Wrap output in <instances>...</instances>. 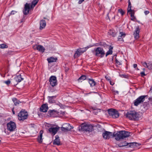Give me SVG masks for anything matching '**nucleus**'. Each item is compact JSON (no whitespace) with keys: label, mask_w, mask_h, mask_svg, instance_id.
<instances>
[{"label":"nucleus","mask_w":152,"mask_h":152,"mask_svg":"<svg viewBox=\"0 0 152 152\" xmlns=\"http://www.w3.org/2000/svg\"><path fill=\"white\" fill-rule=\"evenodd\" d=\"M117 140H119L121 139H124L129 136V133L125 131H121L118 132L113 135Z\"/></svg>","instance_id":"1"},{"label":"nucleus","mask_w":152,"mask_h":152,"mask_svg":"<svg viewBox=\"0 0 152 152\" xmlns=\"http://www.w3.org/2000/svg\"><path fill=\"white\" fill-rule=\"evenodd\" d=\"M125 115L129 120L133 121L138 120L139 114L135 111H129L127 112Z\"/></svg>","instance_id":"2"},{"label":"nucleus","mask_w":152,"mask_h":152,"mask_svg":"<svg viewBox=\"0 0 152 152\" xmlns=\"http://www.w3.org/2000/svg\"><path fill=\"white\" fill-rule=\"evenodd\" d=\"M79 130L86 132H91L94 130L93 126L91 125H88L85 123L81 124L79 127Z\"/></svg>","instance_id":"3"},{"label":"nucleus","mask_w":152,"mask_h":152,"mask_svg":"<svg viewBox=\"0 0 152 152\" xmlns=\"http://www.w3.org/2000/svg\"><path fill=\"white\" fill-rule=\"evenodd\" d=\"M93 54L96 57L102 58L105 55V51L101 47H98L95 48L92 51Z\"/></svg>","instance_id":"4"},{"label":"nucleus","mask_w":152,"mask_h":152,"mask_svg":"<svg viewBox=\"0 0 152 152\" xmlns=\"http://www.w3.org/2000/svg\"><path fill=\"white\" fill-rule=\"evenodd\" d=\"M37 4V2L32 1L30 6V4L26 3L25 5L24 9L23 10V13L24 15H27L29 13V10L33 9Z\"/></svg>","instance_id":"5"},{"label":"nucleus","mask_w":152,"mask_h":152,"mask_svg":"<svg viewBox=\"0 0 152 152\" xmlns=\"http://www.w3.org/2000/svg\"><path fill=\"white\" fill-rule=\"evenodd\" d=\"M18 118L20 121H24L27 119L28 114L25 110L22 109L18 114Z\"/></svg>","instance_id":"6"},{"label":"nucleus","mask_w":152,"mask_h":152,"mask_svg":"<svg viewBox=\"0 0 152 152\" xmlns=\"http://www.w3.org/2000/svg\"><path fill=\"white\" fill-rule=\"evenodd\" d=\"M107 111L109 115L113 118H117L119 115L118 112L115 109L111 108L109 109Z\"/></svg>","instance_id":"7"},{"label":"nucleus","mask_w":152,"mask_h":152,"mask_svg":"<svg viewBox=\"0 0 152 152\" xmlns=\"http://www.w3.org/2000/svg\"><path fill=\"white\" fill-rule=\"evenodd\" d=\"M7 129L11 132L15 130L16 126L15 123L12 121H10L7 124Z\"/></svg>","instance_id":"8"},{"label":"nucleus","mask_w":152,"mask_h":152,"mask_svg":"<svg viewBox=\"0 0 152 152\" xmlns=\"http://www.w3.org/2000/svg\"><path fill=\"white\" fill-rule=\"evenodd\" d=\"M146 96H141L138 97L134 101V104L135 106H137L143 102L145 100Z\"/></svg>","instance_id":"9"},{"label":"nucleus","mask_w":152,"mask_h":152,"mask_svg":"<svg viewBox=\"0 0 152 152\" xmlns=\"http://www.w3.org/2000/svg\"><path fill=\"white\" fill-rule=\"evenodd\" d=\"M49 82L52 87H54L56 86L57 84L56 77L54 76H51L49 78Z\"/></svg>","instance_id":"10"},{"label":"nucleus","mask_w":152,"mask_h":152,"mask_svg":"<svg viewBox=\"0 0 152 152\" xmlns=\"http://www.w3.org/2000/svg\"><path fill=\"white\" fill-rule=\"evenodd\" d=\"M87 49L86 48L77 49L74 55V57L75 58L78 57L82 53L85 52Z\"/></svg>","instance_id":"11"},{"label":"nucleus","mask_w":152,"mask_h":152,"mask_svg":"<svg viewBox=\"0 0 152 152\" xmlns=\"http://www.w3.org/2000/svg\"><path fill=\"white\" fill-rule=\"evenodd\" d=\"M60 127L58 126H56L55 127L51 126L48 129V131L50 133H51L54 135L59 130Z\"/></svg>","instance_id":"12"},{"label":"nucleus","mask_w":152,"mask_h":152,"mask_svg":"<svg viewBox=\"0 0 152 152\" xmlns=\"http://www.w3.org/2000/svg\"><path fill=\"white\" fill-rule=\"evenodd\" d=\"M114 133L113 134L112 132L105 131L102 134L103 138L105 139H109L111 137H114L113 136Z\"/></svg>","instance_id":"13"},{"label":"nucleus","mask_w":152,"mask_h":152,"mask_svg":"<svg viewBox=\"0 0 152 152\" xmlns=\"http://www.w3.org/2000/svg\"><path fill=\"white\" fill-rule=\"evenodd\" d=\"M140 32V29L139 26H137L134 33V38L135 39H138L139 37V33Z\"/></svg>","instance_id":"14"},{"label":"nucleus","mask_w":152,"mask_h":152,"mask_svg":"<svg viewBox=\"0 0 152 152\" xmlns=\"http://www.w3.org/2000/svg\"><path fill=\"white\" fill-rule=\"evenodd\" d=\"M48 109V105L46 104H42L40 108V111L43 112H46Z\"/></svg>","instance_id":"15"},{"label":"nucleus","mask_w":152,"mask_h":152,"mask_svg":"<svg viewBox=\"0 0 152 152\" xmlns=\"http://www.w3.org/2000/svg\"><path fill=\"white\" fill-rule=\"evenodd\" d=\"M57 96H48V102L50 103H56V101L55 99L56 97Z\"/></svg>","instance_id":"16"},{"label":"nucleus","mask_w":152,"mask_h":152,"mask_svg":"<svg viewBox=\"0 0 152 152\" xmlns=\"http://www.w3.org/2000/svg\"><path fill=\"white\" fill-rule=\"evenodd\" d=\"M14 80L18 83L20 82L22 80H23L24 79L20 75L18 74L16 75L14 77Z\"/></svg>","instance_id":"17"},{"label":"nucleus","mask_w":152,"mask_h":152,"mask_svg":"<svg viewBox=\"0 0 152 152\" xmlns=\"http://www.w3.org/2000/svg\"><path fill=\"white\" fill-rule=\"evenodd\" d=\"M40 27L39 29L42 30L45 28L46 26V22L44 20H41L39 22Z\"/></svg>","instance_id":"18"},{"label":"nucleus","mask_w":152,"mask_h":152,"mask_svg":"<svg viewBox=\"0 0 152 152\" xmlns=\"http://www.w3.org/2000/svg\"><path fill=\"white\" fill-rule=\"evenodd\" d=\"M43 133V130H41L39 132V135L38 136L37 138L38 142L40 143H42V134Z\"/></svg>","instance_id":"19"},{"label":"nucleus","mask_w":152,"mask_h":152,"mask_svg":"<svg viewBox=\"0 0 152 152\" xmlns=\"http://www.w3.org/2000/svg\"><path fill=\"white\" fill-rule=\"evenodd\" d=\"M56 139L54 140L53 142L54 145H60V140L59 139V137L58 135H56L55 136Z\"/></svg>","instance_id":"20"},{"label":"nucleus","mask_w":152,"mask_h":152,"mask_svg":"<svg viewBox=\"0 0 152 152\" xmlns=\"http://www.w3.org/2000/svg\"><path fill=\"white\" fill-rule=\"evenodd\" d=\"M57 113V112L56 110H49L48 112L49 115H48L49 116H54V115L56 114Z\"/></svg>","instance_id":"21"},{"label":"nucleus","mask_w":152,"mask_h":152,"mask_svg":"<svg viewBox=\"0 0 152 152\" xmlns=\"http://www.w3.org/2000/svg\"><path fill=\"white\" fill-rule=\"evenodd\" d=\"M141 145V144L137 142H131L130 143V145H129V147L131 148H135L138 147Z\"/></svg>","instance_id":"22"},{"label":"nucleus","mask_w":152,"mask_h":152,"mask_svg":"<svg viewBox=\"0 0 152 152\" xmlns=\"http://www.w3.org/2000/svg\"><path fill=\"white\" fill-rule=\"evenodd\" d=\"M120 34H121V35L118 36V40L119 41H123L124 39L122 37H124L126 35V34L125 33L121 32H120Z\"/></svg>","instance_id":"23"},{"label":"nucleus","mask_w":152,"mask_h":152,"mask_svg":"<svg viewBox=\"0 0 152 152\" xmlns=\"http://www.w3.org/2000/svg\"><path fill=\"white\" fill-rule=\"evenodd\" d=\"M108 34L109 35H111L112 37H115L116 36L117 32L114 30L110 29L109 30Z\"/></svg>","instance_id":"24"},{"label":"nucleus","mask_w":152,"mask_h":152,"mask_svg":"<svg viewBox=\"0 0 152 152\" xmlns=\"http://www.w3.org/2000/svg\"><path fill=\"white\" fill-rule=\"evenodd\" d=\"M88 80L91 87H93L95 86L96 82L93 79H88Z\"/></svg>","instance_id":"25"},{"label":"nucleus","mask_w":152,"mask_h":152,"mask_svg":"<svg viewBox=\"0 0 152 152\" xmlns=\"http://www.w3.org/2000/svg\"><path fill=\"white\" fill-rule=\"evenodd\" d=\"M129 145H130V143L126 142H121L117 145L119 147H122L127 146Z\"/></svg>","instance_id":"26"},{"label":"nucleus","mask_w":152,"mask_h":152,"mask_svg":"<svg viewBox=\"0 0 152 152\" xmlns=\"http://www.w3.org/2000/svg\"><path fill=\"white\" fill-rule=\"evenodd\" d=\"M47 61L49 63L55 62L57 60V58H54L53 57H51L47 58Z\"/></svg>","instance_id":"27"},{"label":"nucleus","mask_w":152,"mask_h":152,"mask_svg":"<svg viewBox=\"0 0 152 152\" xmlns=\"http://www.w3.org/2000/svg\"><path fill=\"white\" fill-rule=\"evenodd\" d=\"M36 48L37 50L42 52H44L45 50L44 48L41 45L37 46Z\"/></svg>","instance_id":"28"},{"label":"nucleus","mask_w":152,"mask_h":152,"mask_svg":"<svg viewBox=\"0 0 152 152\" xmlns=\"http://www.w3.org/2000/svg\"><path fill=\"white\" fill-rule=\"evenodd\" d=\"M113 47L111 46H110L109 49L106 53L105 56L107 57L109 55L112 54L113 53L112 50Z\"/></svg>","instance_id":"29"},{"label":"nucleus","mask_w":152,"mask_h":152,"mask_svg":"<svg viewBox=\"0 0 152 152\" xmlns=\"http://www.w3.org/2000/svg\"><path fill=\"white\" fill-rule=\"evenodd\" d=\"M129 12V14H130L131 20L133 21H134V20L136 19V18L134 16V11H131Z\"/></svg>","instance_id":"30"},{"label":"nucleus","mask_w":152,"mask_h":152,"mask_svg":"<svg viewBox=\"0 0 152 152\" xmlns=\"http://www.w3.org/2000/svg\"><path fill=\"white\" fill-rule=\"evenodd\" d=\"M12 100L13 102L15 105L16 106L19 104L20 103V101L17 99L16 98H14L12 99Z\"/></svg>","instance_id":"31"},{"label":"nucleus","mask_w":152,"mask_h":152,"mask_svg":"<svg viewBox=\"0 0 152 152\" xmlns=\"http://www.w3.org/2000/svg\"><path fill=\"white\" fill-rule=\"evenodd\" d=\"M86 79V76L85 75H83L78 78V81L79 82H81L83 80H84Z\"/></svg>","instance_id":"32"},{"label":"nucleus","mask_w":152,"mask_h":152,"mask_svg":"<svg viewBox=\"0 0 152 152\" xmlns=\"http://www.w3.org/2000/svg\"><path fill=\"white\" fill-rule=\"evenodd\" d=\"M128 7L127 8V12H130L134 11V10H132L131 9V5L130 0H128Z\"/></svg>","instance_id":"33"},{"label":"nucleus","mask_w":152,"mask_h":152,"mask_svg":"<svg viewBox=\"0 0 152 152\" xmlns=\"http://www.w3.org/2000/svg\"><path fill=\"white\" fill-rule=\"evenodd\" d=\"M65 127L66 129H68L69 128H70L71 130V129H72L73 128V127L72 126H71L70 125V124L68 123L66 124L65 125Z\"/></svg>","instance_id":"34"},{"label":"nucleus","mask_w":152,"mask_h":152,"mask_svg":"<svg viewBox=\"0 0 152 152\" xmlns=\"http://www.w3.org/2000/svg\"><path fill=\"white\" fill-rule=\"evenodd\" d=\"M8 47V46L5 44H2L0 45V48H6Z\"/></svg>","instance_id":"35"},{"label":"nucleus","mask_w":152,"mask_h":152,"mask_svg":"<svg viewBox=\"0 0 152 152\" xmlns=\"http://www.w3.org/2000/svg\"><path fill=\"white\" fill-rule=\"evenodd\" d=\"M118 12L120 13L122 16H123L125 14V12L122 9H120L118 10Z\"/></svg>","instance_id":"36"},{"label":"nucleus","mask_w":152,"mask_h":152,"mask_svg":"<svg viewBox=\"0 0 152 152\" xmlns=\"http://www.w3.org/2000/svg\"><path fill=\"white\" fill-rule=\"evenodd\" d=\"M61 130L62 131H64V132H66L70 131V128H69L68 129H66L65 127H61Z\"/></svg>","instance_id":"37"},{"label":"nucleus","mask_w":152,"mask_h":152,"mask_svg":"<svg viewBox=\"0 0 152 152\" xmlns=\"http://www.w3.org/2000/svg\"><path fill=\"white\" fill-rule=\"evenodd\" d=\"M119 75L121 77L123 78H128L129 77L128 75H126L125 74H120Z\"/></svg>","instance_id":"38"},{"label":"nucleus","mask_w":152,"mask_h":152,"mask_svg":"<svg viewBox=\"0 0 152 152\" xmlns=\"http://www.w3.org/2000/svg\"><path fill=\"white\" fill-rule=\"evenodd\" d=\"M142 63L143 65L145 67H146L148 68L149 69H150V68H149V66H148L147 64V63L145 62H142Z\"/></svg>","instance_id":"39"},{"label":"nucleus","mask_w":152,"mask_h":152,"mask_svg":"<svg viewBox=\"0 0 152 152\" xmlns=\"http://www.w3.org/2000/svg\"><path fill=\"white\" fill-rule=\"evenodd\" d=\"M4 83L6 84L7 85L9 86L10 84L11 81L9 80H8L4 81Z\"/></svg>","instance_id":"40"},{"label":"nucleus","mask_w":152,"mask_h":152,"mask_svg":"<svg viewBox=\"0 0 152 152\" xmlns=\"http://www.w3.org/2000/svg\"><path fill=\"white\" fill-rule=\"evenodd\" d=\"M116 63L118 65H121L122 64L121 61H119L117 59H115Z\"/></svg>","instance_id":"41"},{"label":"nucleus","mask_w":152,"mask_h":152,"mask_svg":"<svg viewBox=\"0 0 152 152\" xmlns=\"http://www.w3.org/2000/svg\"><path fill=\"white\" fill-rule=\"evenodd\" d=\"M142 77H143L144 76H146V75L145 73L144 72H142L140 73Z\"/></svg>","instance_id":"42"},{"label":"nucleus","mask_w":152,"mask_h":152,"mask_svg":"<svg viewBox=\"0 0 152 152\" xmlns=\"http://www.w3.org/2000/svg\"><path fill=\"white\" fill-rule=\"evenodd\" d=\"M144 13L145 15H147L150 13V12L148 10H145L144 12Z\"/></svg>","instance_id":"43"},{"label":"nucleus","mask_w":152,"mask_h":152,"mask_svg":"<svg viewBox=\"0 0 152 152\" xmlns=\"http://www.w3.org/2000/svg\"><path fill=\"white\" fill-rule=\"evenodd\" d=\"M16 12L15 11L13 10V11H12L10 14L11 15H14V14H15V13Z\"/></svg>","instance_id":"44"},{"label":"nucleus","mask_w":152,"mask_h":152,"mask_svg":"<svg viewBox=\"0 0 152 152\" xmlns=\"http://www.w3.org/2000/svg\"><path fill=\"white\" fill-rule=\"evenodd\" d=\"M84 0H79L78 1V3L79 4H81L83 2Z\"/></svg>","instance_id":"45"},{"label":"nucleus","mask_w":152,"mask_h":152,"mask_svg":"<svg viewBox=\"0 0 152 152\" xmlns=\"http://www.w3.org/2000/svg\"><path fill=\"white\" fill-rule=\"evenodd\" d=\"M148 99L150 102H152V97H149Z\"/></svg>","instance_id":"46"},{"label":"nucleus","mask_w":152,"mask_h":152,"mask_svg":"<svg viewBox=\"0 0 152 152\" xmlns=\"http://www.w3.org/2000/svg\"><path fill=\"white\" fill-rule=\"evenodd\" d=\"M137 65L136 64H133V67L135 68L137 67Z\"/></svg>","instance_id":"47"},{"label":"nucleus","mask_w":152,"mask_h":152,"mask_svg":"<svg viewBox=\"0 0 152 152\" xmlns=\"http://www.w3.org/2000/svg\"><path fill=\"white\" fill-rule=\"evenodd\" d=\"M39 0H33V1L35 2H37V4Z\"/></svg>","instance_id":"48"},{"label":"nucleus","mask_w":152,"mask_h":152,"mask_svg":"<svg viewBox=\"0 0 152 152\" xmlns=\"http://www.w3.org/2000/svg\"><path fill=\"white\" fill-rule=\"evenodd\" d=\"M12 51H9L7 53L8 54H10L12 53Z\"/></svg>","instance_id":"49"},{"label":"nucleus","mask_w":152,"mask_h":152,"mask_svg":"<svg viewBox=\"0 0 152 152\" xmlns=\"http://www.w3.org/2000/svg\"><path fill=\"white\" fill-rule=\"evenodd\" d=\"M152 92V86L151 87L149 91V92Z\"/></svg>","instance_id":"50"},{"label":"nucleus","mask_w":152,"mask_h":152,"mask_svg":"<svg viewBox=\"0 0 152 152\" xmlns=\"http://www.w3.org/2000/svg\"><path fill=\"white\" fill-rule=\"evenodd\" d=\"M114 92H115V93L117 94H118L119 93H118V91H114Z\"/></svg>","instance_id":"51"},{"label":"nucleus","mask_w":152,"mask_h":152,"mask_svg":"<svg viewBox=\"0 0 152 152\" xmlns=\"http://www.w3.org/2000/svg\"><path fill=\"white\" fill-rule=\"evenodd\" d=\"M12 112L13 114H15V112L13 110H13H12Z\"/></svg>","instance_id":"52"},{"label":"nucleus","mask_w":152,"mask_h":152,"mask_svg":"<svg viewBox=\"0 0 152 152\" xmlns=\"http://www.w3.org/2000/svg\"><path fill=\"white\" fill-rule=\"evenodd\" d=\"M110 85H113L114 84V83L112 84V83H111V81H110Z\"/></svg>","instance_id":"53"},{"label":"nucleus","mask_w":152,"mask_h":152,"mask_svg":"<svg viewBox=\"0 0 152 152\" xmlns=\"http://www.w3.org/2000/svg\"><path fill=\"white\" fill-rule=\"evenodd\" d=\"M105 78H106L107 80H110V79H108V77H105Z\"/></svg>","instance_id":"54"},{"label":"nucleus","mask_w":152,"mask_h":152,"mask_svg":"<svg viewBox=\"0 0 152 152\" xmlns=\"http://www.w3.org/2000/svg\"><path fill=\"white\" fill-rule=\"evenodd\" d=\"M44 18V19H46V18Z\"/></svg>","instance_id":"55"},{"label":"nucleus","mask_w":152,"mask_h":152,"mask_svg":"<svg viewBox=\"0 0 152 152\" xmlns=\"http://www.w3.org/2000/svg\"><path fill=\"white\" fill-rule=\"evenodd\" d=\"M143 69V70H144L145 69Z\"/></svg>","instance_id":"56"},{"label":"nucleus","mask_w":152,"mask_h":152,"mask_svg":"<svg viewBox=\"0 0 152 152\" xmlns=\"http://www.w3.org/2000/svg\"><path fill=\"white\" fill-rule=\"evenodd\" d=\"M137 70H139V69L138 68H137Z\"/></svg>","instance_id":"57"},{"label":"nucleus","mask_w":152,"mask_h":152,"mask_svg":"<svg viewBox=\"0 0 152 152\" xmlns=\"http://www.w3.org/2000/svg\"><path fill=\"white\" fill-rule=\"evenodd\" d=\"M151 65H152V64H151Z\"/></svg>","instance_id":"58"}]
</instances>
